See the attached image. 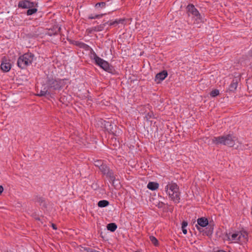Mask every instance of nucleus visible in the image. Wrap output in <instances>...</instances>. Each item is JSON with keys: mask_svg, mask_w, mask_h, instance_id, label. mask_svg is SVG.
I'll use <instances>...</instances> for the list:
<instances>
[{"mask_svg": "<svg viewBox=\"0 0 252 252\" xmlns=\"http://www.w3.org/2000/svg\"><path fill=\"white\" fill-rule=\"evenodd\" d=\"M164 190L169 198L175 203L178 204L181 200V191L179 186L173 181L168 182L165 186Z\"/></svg>", "mask_w": 252, "mask_h": 252, "instance_id": "nucleus-1", "label": "nucleus"}, {"mask_svg": "<svg viewBox=\"0 0 252 252\" xmlns=\"http://www.w3.org/2000/svg\"><path fill=\"white\" fill-rule=\"evenodd\" d=\"M225 240L231 243L243 244L248 241V234L245 231H236L226 233Z\"/></svg>", "mask_w": 252, "mask_h": 252, "instance_id": "nucleus-2", "label": "nucleus"}, {"mask_svg": "<svg viewBox=\"0 0 252 252\" xmlns=\"http://www.w3.org/2000/svg\"><path fill=\"white\" fill-rule=\"evenodd\" d=\"M237 138L233 134H228L218 137H214L212 139V143L216 145L222 144L230 147H233Z\"/></svg>", "mask_w": 252, "mask_h": 252, "instance_id": "nucleus-3", "label": "nucleus"}, {"mask_svg": "<svg viewBox=\"0 0 252 252\" xmlns=\"http://www.w3.org/2000/svg\"><path fill=\"white\" fill-rule=\"evenodd\" d=\"M197 225H196L197 229L203 234L207 236L211 235L213 232V227L211 225H208V220L207 218L201 217L197 220Z\"/></svg>", "mask_w": 252, "mask_h": 252, "instance_id": "nucleus-4", "label": "nucleus"}, {"mask_svg": "<svg viewBox=\"0 0 252 252\" xmlns=\"http://www.w3.org/2000/svg\"><path fill=\"white\" fill-rule=\"evenodd\" d=\"M66 79H55L53 77H47L46 84L49 90H60L65 85Z\"/></svg>", "mask_w": 252, "mask_h": 252, "instance_id": "nucleus-5", "label": "nucleus"}, {"mask_svg": "<svg viewBox=\"0 0 252 252\" xmlns=\"http://www.w3.org/2000/svg\"><path fill=\"white\" fill-rule=\"evenodd\" d=\"M90 58L94 60L95 63L108 72H111L112 67L109 63L103 59L99 57L95 52L92 49L91 51Z\"/></svg>", "mask_w": 252, "mask_h": 252, "instance_id": "nucleus-6", "label": "nucleus"}, {"mask_svg": "<svg viewBox=\"0 0 252 252\" xmlns=\"http://www.w3.org/2000/svg\"><path fill=\"white\" fill-rule=\"evenodd\" d=\"M34 58V55L31 53H25L19 57L17 61V65L21 69L32 64Z\"/></svg>", "mask_w": 252, "mask_h": 252, "instance_id": "nucleus-7", "label": "nucleus"}, {"mask_svg": "<svg viewBox=\"0 0 252 252\" xmlns=\"http://www.w3.org/2000/svg\"><path fill=\"white\" fill-rule=\"evenodd\" d=\"M187 9L189 16L191 17L194 23H200L203 22V16L199 13L194 5L192 4H189L187 7Z\"/></svg>", "mask_w": 252, "mask_h": 252, "instance_id": "nucleus-8", "label": "nucleus"}, {"mask_svg": "<svg viewBox=\"0 0 252 252\" xmlns=\"http://www.w3.org/2000/svg\"><path fill=\"white\" fill-rule=\"evenodd\" d=\"M37 6V3L30 1L29 0L20 1L18 3V7L22 8H31Z\"/></svg>", "mask_w": 252, "mask_h": 252, "instance_id": "nucleus-9", "label": "nucleus"}, {"mask_svg": "<svg viewBox=\"0 0 252 252\" xmlns=\"http://www.w3.org/2000/svg\"><path fill=\"white\" fill-rule=\"evenodd\" d=\"M107 23H105L95 27L89 28L86 30V32L88 34H90L94 33V32L102 31L104 30Z\"/></svg>", "mask_w": 252, "mask_h": 252, "instance_id": "nucleus-10", "label": "nucleus"}, {"mask_svg": "<svg viewBox=\"0 0 252 252\" xmlns=\"http://www.w3.org/2000/svg\"><path fill=\"white\" fill-rule=\"evenodd\" d=\"M167 72L163 70L156 75L155 80L157 83H159L167 77Z\"/></svg>", "mask_w": 252, "mask_h": 252, "instance_id": "nucleus-11", "label": "nucleus"}, {"mask_svg": "<svg viewBox=\"0 0 252 252\" xmlns=\"http://www.w3.org/2000/svg\"><path fill=\"white\" fill-rule=\"evenodd\" d=\"M0 68L4 72H8L11 68V64L6 60L2 59Z\"/></svg>", "mask_w": 252, "mask_h": 252, "instance_id": "nucleus-12", "label": "nucleus"}, {"mask_svg": "<svg viewBox=\"0 0 252 252\" xmlns=\"http://www.w3.org/2000/svg\"><path fill=\"white\" fill-rule=\"evenodd\" d=\"M159 185L156 182H150L147 185V188L151 190H155L158 189Z\"/></svg>", "mask_w": 252, "mask_h": 252, "instance_id": "nucleus-13", "label": "nucleus"}, {"mask_svg": "<svg viewBox=\"0 0 252 252\" xmlns=\"http://www.w3.org/2000/svg\"><path fill=\"white\" fill-rule=\"evenodd\" d=\"M125 20L123 19H116L114 21H108L107 23L110 25V26H116L118 25L119 24H122L124 22ZM107 24V23L106 24Z\"/></svg>", "mask_w": 252, "mask_h": 252, "instance_id": "nucleus-14", "label": "nucleus"}, {"mask_svg": "<svg viewBox=\"0 0 252 252\" xmlns=\"http://www.w3.org/2000/svg\"><path fill=\"white\" fill-rule=\"evenodd\" d=\"M49 90L47 88H44L43 90H41L38 94H37V96H44L47 95H50V92L49 91Z\"/></svg>", "mask_w": 252, "mask_h": 252, "instance_id": "nucleus-15", "label": "nucleus"}, {"mask_svg": "<svg viewBox=\"0 0 252 252\" xmlns=\"http://www.w3.org/2000/svg\"><path fill=\"white\" fill-rule=\"evenodd\" d=\"M237 85L238 83L237 80L233 79L229 87V91L231 92H234L237 89Z\"/></svg>", "mask_w": 252, "mask_h": 252, "instance_id": "nucleus-16", "label": "nucleus"}, {"mask_svg": "<svg viewBox=\"0 0 252 252\" xmlns=\"http://www.w3.org/2000/svg\"><path fill=\"white\" fill-rule=\"evenodd\" d=\"M117 228V225L115 223H110L107 224V228L111 232H114Z\"/></svg>", "mask_w": 252, "mask_h": 252, "instance_id": "nucleus-17", "label": "nucleus"}, {"mask_svg": "<svg viewBox=\"0 0 252 252\" xmlns=\"http://www.w3.org/2000/svg\"><path fill=\"white\" fill-rule=\"evenodd\" d=\"M109 202L108 201L106 200H102L98 202L97 205L99 207L102 208L107 206L109 205Z\"/></svg>", "mask_w": 252, "mask_h": 252, "instance_id": "nucleus-18", "label": "nucleus"}, {"mask_svg": "<svg viewBox=\"0 0 252 252\" xmlns=\"http://www.w3.org/2000/svg\"><path fill=\"white\" fill-rule=\"evenodd\" d=\"M100 171L104 175L110 169L104 163H103L102 166L99 168Z\"/></svg>", "mask_w": 252, "mask_h": 252, "instance_id": "nucleus-19", "label": "nucleus"}, {"mask_svg": "<svg viewBox=\"0 0 252 252\" xmlns=\"http://www.w3.org/2000/svg\"><path fill=\"white\" fill-rule=\"evenodd\" d=\"M105 175L108 177L112 181H114L115 180V177L113 171L110 169L107 172H106Z\"/></svg>", "mask_w": 252, "mask_h": 252, "instance_id": "nucleus-20", "label": "nucleus"}, {"mask_svg": "<svg viewBox=\"0 0 252 252\" xmlns=\"http://www.w3.org/2000/svg\"><path fill=\"white\" fill-rule=\"evenodd\" d=\"M76 45L85 49H88L90 47L89 45L82 42L77 41L76 42Z\"/></svg>", "mask_w": 252, "mask_h": 252, "instance_id": "nucleus-21", "label": "nucleus"}, {"mask_svg": "<svg viewBox=\"0 0 252 252\" xmlns=\"http://www.w3.org/2000/svg\"><path fill=\"white\" fill-rule=\"evenodd\" d=\"M36 7H33L32 8H29V9L27 10V14L28 15H32L33 14L36 13L37 12V8Z\"/></svg>", "mask_w": 252, "mask_h": 252, "instance_id": "nucleus-22", "label": "nucleus"}, {"mask_svg": "<svg viewBox=\"0 0 252 252\" xmlns=\"http://www.w3.org/2000/svg\"><path fill=\"white\" fill-rule=\"evenodd\" d=\"M150 240L151 241V242L155 246H157L158 244V242L157 239L153 236H150L149 237Z\"/></svg>", "mask_w": 252, "mask_h": 252, "instance_id": "nucleus-23", "label": "nucleus"}, {"mask_svg": "<svg viewBox=\"0 0 252 252\" xmlns=\"http://www.w3.org/2000/svg\"><path fill=\"white\" fill-rule=\"evenodd\" d=\"M104 161L102 160H96L94 161V165L99 168L102 166Z\"/></svg>", "mask_w": 252, "mask_h": 252, "instance_id": "nucleus-24", "label": "nucleus"}, {"mask_svg": "<svg viewBox=\"0 0 252 252\" xmlns=\"http://www.w3.org/2000/svg\"><path fill=\"white\" fill-rule=\"evenodd\" d=\"M106 3L105 2H100L96 3L95 5V8L100 7L101 8H105L106 7Z\"/></svg>", "mask_w": 252, "mask_h": 252, "instance_id": "nucleus-25", "label": "nucleus"}, {"mask_svg": "<svg viewBox=\"0 0 252 252\" xmlns=\"http://www.w3.org/2000/svg\"><path fill=\"white\" fill-rule=\"evenodd\" d=\"M103 16V14H100V15H99V14H95L94 15H90L89 16H88V18L89 19H97V18H100L101 17H102Z\"/></svg>", "mask_w": 252, "mask_h": 252, "instance_id": "nucleus-26", "label": "nucleus"}, {"mask_svg": "<svg viewBox=\"0 0 252 252\" xmlns=\"http://www.w3.org/2000/svg\"><path fill=\"white\" fill-rule=\"evenodd\" d=\"M219 94V91L218 90L215 89L213 90L211 93L210 95L212 97H215Z\"/></svg>", "mask_w": 252, "mask_h": 252, "instance_id": "nucleus-27", "label": "nucleus"}, {"mask_svg": "<svg viewBox=\"0 0 252 252\" xmlns=\"http://www.w3.org/2000/svg\"><path fill=\"white\" fill-rule=\"evenodd\" d=\"M85 251L87 252H95V250L91 248H86Z\"/></svg>", "mask_w": 252, "mask_h": 252, "instance_id": "nucleus-28", "label": "nucleus"}, {"mask_svg": "<svg viewBox=\"0 0 252 252\" xmlns=\"http://www.w3.org/2000/svg\"><path fill=\"white\" fill-rule=\"evenodd\" d=\"M188 226V222L186 221H183L182 223V227H187Z\"/></svg>", "mask_w": 252, "mask_h": 252, "instance_id": "nucleus-29", "label": "nucleus"}, {"mask_svg": "<svg viewBox=\"0 0 252 252\" xmlns=\"http://www.w3.org/2000/svg\"><path fill=\"white\" fill-rule=\"evenodd\" d=\"M182 230L183 233L184 234H186L187 233V230L186 227H184V228L182 227Z\"/></svg>", "mask_w": 252, "mask_h": 252, "instance_id": "nucleus-30", "label": "nucleus"}, {"mask_svg": "<svg viewBox=\"0 0 252 252\" xmlns=\"http://www.w3.org/2000/svg\"><path fill=\"white\" fill-rule=\"evenodd\" d=\"M3 190V188L2 186H0V194H1V193L2 192Z\"/></svg>", "mask_w": 252, "mask_h": 252, "instance_id": "nucleus-31", "label": "nucleus"}, {"mask_svg": "<svg viewBox=\"0 0 252 252\" xmlns=\"http://www.w3.org/2000/svg\"><path fill=\"white\" fill-rule=\"evenodd\" d=\"M52 226L54 229H57V227L56 226V225L54 224H52Z\"/></svg>", "mask_w": 252, "mask_h": 252, "instance_id": "nucleus-32", "label": "nucleus"}, {"mask_svg": "<svg viewBox=\"0 0 252 252\" xmlns=\"http://www.w3.org/2000/svg\"><path fill=\"white\" fill-rule=\"evenodd\" d=\"M217 252H226L223 250H219Z\"/></svg>", "mask_w": 252, "mask_h": 252, "instance_id": "nucleus-33", "label": "nucleus"}, {"mask_svg": "<svg viewBox=\"0 0 252 252\" xmlns=\"http://www.w3.org/2000/svg\"><path fill=\"white\" fill-rule=\"evenodd\" d=\"M104 123H106L105 121H104ZM106 123H107V124H109V123H108V122H106Z\"/></svg>", "mask_w": 252, "mask_h": 252, "instance_id": "nucleus-34", "label": "nucleus"}]
</instances>
